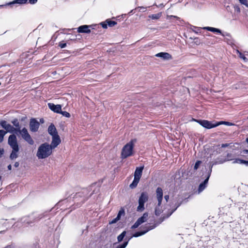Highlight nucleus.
<instances>
[{
	"mask_svg": "<svg viewBox=\"0 0 248 248\" xmlns=\"http://www.w3.org/2000/svg\"><path fill=\"white\" fill-rule=\"evenodd\" d=\"M59 46L61 48H63L66 46V43H63V42H61L59 43Z\"/></svg>",
	"mask_w": 248,
	"mask_h": 248,
	"instance_id": "f704fd0d",
	"label": "nucleus"
},
{
	"mask_svg": "<svg viewBox=\"0 0 248 248\" xmlns=\"http://www.w3.org/2000/svg\"><path fill=\"white\" fill-rule=\"evenodd\" d=\"M158 223V222H157L155 225H153V226L147 225V226L144 227V228L145 229L144 230H143L142 231H139V232H136L135 233L133 234V236L135 237H139V236H141V235L144 234L147 232H148L149 231L154 229L156 226V225H158L157 224Z\"/></svg>",
	"mask_w": 248,
	"mask_h": 248,
	"instance_id": "1a4fd4ad",
	"label": "nucleus"
},
{
	"mask_svg": "<svg viewBox=\"0 0 248 248\" xmlns=\"http://www.w3.org/2000/svg\"><path fill=\"white\" fill-rule=\"evenodd\" d=\"M204 29L213 32H217L219 33H221V31L220 30L213 27H205Z\"/></svg>",
	"mask_w": 248,
	"mask_h": 248,
	"instance_id": "4be33fe9",
	"label": "nucleus"
},
{
	"mask_svg": "<svg viewBox=\"0 0 248 248\" xmlns=\"http://www.w3.org/2000/svg\"><path fill=\"white\" fill-rule=\"evenodd\" d=\"M106 22L108 24V26L109 27H112L117 24V22L112 21L110 19H107Z\"/></svg>",
	"mask_w": 248,
	"mask_h": 248,
	"instance_id": "5701e85b",
	"label": "nucleus"
},
{
	"mask_svg": "<svg viewBox=\"0 0 248 248\" xmlns=\"http://www.w3.org/2000/svg\"><path fill=\"white\" fill-rule=\"evenodd\" d=\"M48 132L51 136L58 134L56 128L53 124H51L48 126Z\"/></svg>",
	"mask_w": 248,
	"mask_h": 248,
	"instance_id": "dca6fc26",
	"label": "nucleus"
},
{
	"mask_svg": "<svg viewBox=\"0 0 248 248\" xmlns=\"http://www.w3.org/2000/svg\"><path fill=\"white\" fill-rule=\"evenodd\" d=\"M52 150L49 144L47 143H44L38 148L37 156L39 159L46 158L52 154Z\"/></svg>",
	"mask_w": 248,
	"mask_h": 248,
	"instance_id": "7ed1b4c3",
	"label": "nucleus"
},
{
	"mask_svg": "<svg viewBox=\"0 0 248 248\" xmlns=\"http://www.w3.org/2000/svg\"><path fill=\"white\" fill-rule=\"evenodd\" d=\"M211 171H212V168L210 169V172L208 173L206 178L204 180V181L203 182H202V183H201L200 184L199 187H198V189L199 193H200L207 186V184L208 183L209 177L210 176Z\"/></svg>",
	"mask_w": 248,
	"mask_h": 248,
	"instance_id": "f8f14e48",
	"label": "nucleus"
},
{
	"mask_svg": "<svg viewBox=\"0 0 248 248\" xmlns=\"http://www.w3.org/2000/svg\"><path fill=\"white\" fill-rule=\"evenodd\" d=\"M60 113L62 114L63 116H64L67 118H69L71 116L69 112L65 111H62L61 110V112H60Z\"/></svg>",
	"mask_w": 248,
	"mask_h": 248,
	"instance_id": "7c9ffc66",
	"label": "nucleus"
},
{
	"mask_svg": "<svg viewBox=\"0 0 248 248\" xmlns=\"http://www.w3.org/2000/svg\"><path fill=\"white\" fill-rule=\"evenodd\" d=\"M170 198V196L169 195H165L164 196V199L166 202H168L169 201Z\"/></svg>",
	"mask_w": 248,
	"mask_h": 248,
	"instance_id": "79ce46f5",
	"label": "nucleus"
},
{
	"mask_svg": "<svg viewBox=\"0 0 248 248\" xmlns=\"http://www.w3.org/2000/svg\"><path fill=\"white\" fill-rule=\"evenodd\" d=\"M125 234H126V232L124 231L119 235H118V236L117 237V239H118V242H120L123 241Z\"/></svg>",
	"mask_w": 248,
	"mask_h": 248,
	"instance_id": "a878e982",
	"label": "nucleus"
},
{
	"mask_svg": "<svg viewBox=\"0 0 248 248\" xmlns=\"http://www.w3.org/2000/svg\"><path fill=\"white\" fill-rule=\"evenodd\" d=\"M148 217V213H144L142 216L139 218L137 220L141 224L142 223L145 222L147 220Z\"/></svg>",
	"mask_w": 248,
	"mask_h": 248,
	"instance_id": "aec40b11",
	"label": "nucleus"
},
{
	"mask_svg": "<svg viewBox=\"0 0 248 248\" xmlns=\"http://www.w3.org/2000/svg\"><path fill=\"white\" fill-rule=\"evenodd\" d=\"M4 154V150L3 148L0 149V157Z\"/></svg>",
	"mask_w": 248,
	"mask_h": 248,
	"instance_id": "c03bdc74",
	"label": "nucleus"
},
{
	"mask_svg": "<svg viewBox=\"0 0 248 248\" xmlns=\"http://www.w3.org/2000/svg\"><path fill=\"white\" fill-rule=\"evenodd\" d=\"M19 166V163L18 162H15V164H14V166L15 167H18Z\"/></svg>",
	"mask_w": 248,
	"mask_h": 248,
	"instance_id": "49530a36",
	"label": "nucleus"
},
{
	"mask_svg": "<svg viewBox=\"0 0 248 248\" xmlns=\"http://www.w3.org/2000/svg\"><path fill=\"white\" fill-rule=\"evenodd\" d=\"M245 55H246V56H248V52H247V51H245Z\"/></svg>",
	"mask_w": 248,
	"mask_h": 248,
	"instance_id": "8fccbe9b",
	"label": "nucleus"
},
{
	"mask_svg": "<svg viewBox=\"0 0 248 248\" xmlns=\"http://www.w3.org/2000/svg\"><path fill=\"white\" fill-rule=\"evenodd\" d=\"M140 180V179L134 177L132 183L129 186L132 189L136 188L139 183Z\"/></svg>",
	"mask_w": 248,
	"mask_h": 248,
	"instance_id": "412c9836",
	"label": "nucleus"
},
{
	"mask_svg": "<svg viewBox=\"0 0 248 248\" xmlns=\"http://www.w3.org/2000/svg\"><path fill=\"white\" fill-rule=\"evenodd\" d=\"M137 139H133L124 146L121 153V158L122 159H125L134 155V148Z\"/></svg>",
	"mask_w": 248,
	"mask_h": 248,
	"instance_id": "f257e3e1",
	"label": "nucleus"
},
{
	"mask_svg": "<svg viewBox=\"0 0 248 248\" xmlns=\"http://www.w3.org/2000/svg\"><path fill=\"white\" fill-rule=\"evenodd\" d=\"M182 201L180 202H178L175 203V208L171 210V211H170L169 213H168L166 216H163L161 217L159 219L158 224L161 223L162 222H163L166 218L169 217L171 215V214L178 208L182 204Z\"/></svg>",
	"mask_w": 248,
	"mask_h": 248,
	"instance_id": "9b49d317",
	"label": "nucleus"
},
{
	"mask_svg": "<svg viewBox=\"0 0 248 248\" xmlns=\"http://www.w3.org/2000/svg\"><path fill=\"white\" fill-rule=\"evenodd\" d=\"M229 144L228 143L222 144L221 147L225 148L229 146Z\"/></svg>",
	"mask_w": 248,
	"mask_h": 248,
	"instance_id": "a18cd8bd",
	"label": "nucleus"
},
{
	"mask_svg": "<svg viewBox=\"0 0 248 248\" xmlns=\"http://www.w3.org/2000/svg\"><path fill=\"white\" fill-rule=\"evenodd\" d=\"M171 18H175L176 19H179V17H178L177 16H175L171 15V16H167V18L168 19H170Z\"/></svg>",
	"mask_w": 248,
	"mask_h": 248,
	"instance_id": "ea45409f",
	"label": "nucleus"
},
{
	"mask_svg": "<svg viewBox=\"0 0 248 248\" xmlns=\"http://www.w3.org/2000/svg\"><path fill=\"white\" fill-rule=\"evenodd\" d=\"M52 140L51 143L49 145L51 146V148L53 149L57 147V146L60 144L61 140L58 134L52 136Z\"/></svg>",
	"mask_w": 248,
	"mask_h": 248,
	"instance_id": "ddd939ff",
	"label": "nucleus"
},
{
	"mask_svg": "<svg viewBox=\"0 0 248 248\" xmlns=\"http://www.w3.org/2000/svg\"><path fill=\"white\" fill-rule=\"evenodd\" d=\"M217 126H219L221 124H225L228 126H231L233 124L232 123L229 122H225V121H220L217 122Z\"/></svg>",
	"mask_w": 248,
	"mask_h": 248,
	"instance_id": "bb28decb",
	"label": "nucleus"
},
{
	"mask_svg": "<svg viewBox=\"0 0 248 248\" xmlns=\"http://www.w3.org/2000/svg\"><path fill=\"white\" fill-rule=\"evenodd\" d=\"M143 169L144 166L140 167H137L134 172V177L140 179L141 177Z\"/></svg>",
	"mask_w": 248,
	"mask_h": 248,
	"instance_id": "f3484780",
	"label": "nucleus"
},
{
	"mask_svg": "<svg viewBox=\"0 0 248 248\" xmlns=\"http://www.w3.org/2000/svg\"><path fill=\"white\" fill-rule=\"evenodd\" d=\"M246 142L248 143V137L246 140Z\"/></svg>",
	"mask_w": 248,
	"mask_h": 248,
	"instance_id": "3c124183",
	"label": "nucleus"
},
{
	"mask_svg": "<svg viewBox=\"0 0 248 248\" xmlns=\"http://www.w3.org/2000/svg\"><path fill=\"white\" fill-rule=\"evenodd\" d=\"M1 177L0 176V181L1 180Z\"/></svg>",
	"mask_w": 248,
	"mask_h": 248,
	"instance_id": "864d4df0",
	"label": "nucleus"
},
{
	"mask_svg": "<svg viewBox=\"0 0 248 248\" xmlns=\"http://www.w3.org/2000/svg\"><path fill=\"white\" fill-rule=\"evenodd\" d=\"M195 121L203 127L207 129H211L217 126V122L215 124H212L211 122L205 120H198Z\"/></svg>",
	"mask_w": 248,
	"mask_h": 248,
	"instance_id": "0eeeda50",
	"label": "nucleus"
},
{
	"mask_svg": "<svg viewBox=\"0 0 248 248\" xmlns=\"http://www.w3.org/2000/svg\"><path fill=\"white\" fill-rule=\"evenodd\" d=\"M8 143L13 150L10 154V158L11 159L16 158L18 156L17 153L19 152V148L17 138L15 134H13L9 136Z\"/></svg>",
	"mask_w": 248,
	"mask_h": 248,
	"instance_id": "f03ea898",
	"label": "nucleus"
},
{
	"mask_svg": "<svg viewBox=\"0 0 248 248\" xmlns=\"http://www.w3.org/2000/svg\"><path fill=\"white\" fill-rule=\"evenodd\" d=\"M28 0H15L13 2H10L9 4L18 3V4H25L26 3Z\"/></svg>",
	"mask_w": 248,
	"mask_h": 248,
	"instance_id": "393cba45",
	"label": "nucleus"
},
{
	"mask_svg": "<svg viewBox=\"0 0 248 248\" xmlns=\"http://www.w3.org/2000/svg\"><path fill=\"white\" fill-rule=\"evenodd\" d=\"M148 198L149 196L147 192H143L141 193L138 201V211L142 212L144 210V203L148 201Z\"/></svg>",
	"mask_w": 248,
	"mask_h": 248,
	"instance_id": "39448f33",
	"label": "nucleus"
},
{
	"mask_svg": "<svg viewBox=\"0 0 248 248\" xmlns=\"http://www.w3.org/2000/svg\"><path fill=\"white\" fill-rule=\"evenodd\" d=\"M101 25L104 29H107L108 28V24L106 22V21L101 23Z\"/></svg>",
	"mask_w": 248,
	"mask_h": 248,
	"instance_id": "58836bf2",
	"label": "nucleus"
},
{
	"mask_svg": "<svg viewBox=\"0 0 248 248\" xmlns=\"http://www.w3.org/2000/svg\"><path fill=\"white\" fill-rule=\"evenodd\" d=\"M141 224L137 220L136 222L134 224V225L132 226V229H135L138 228Z\"/></svg>",
	"mask_w": 248,
	"mask_h": 248,
	"instance_id": "72a5a7b5",
	"label": "nucleus"
},
{
	"mask_svg": "<svg viewBox=\"0 0 248 248\" xmlns=\"http://www.w3.org/2000/svg\"><path fill=\"white\" fill-rule=\"evenodd\" d=\"M40 125L39 123L34 118L31 119L30 122V129L31 132H37Z\"/></svg>",
	"mask_w": 248,
	"mask_h": 248,
	"instance_id": "9d476101",
	"label": "nucleus"
},
{
	"mask_svg": "<svg viewBox=\"0 0 248 248\" xmlns=\"http://www.w3.org/2000/svg\"><path fill=\"white\" fill-rule=\"evenodd\" d=\"M120 220V218L117 216V217L114 218L112 221L110 222V224H114L116 223L118 220Z\"/></svg>",
	"mask_w": 248,
	"mask_h": 248,
	"instance_id": "4c0bfd02",
	"label": "nucleus"
},
{
	"mask_svg": "<svg viewBox=\"0 0 248 248\" xmlns=\"http://www.w3.org/2000/svg\"><path fill=\"white\" fill-rule=\"evenodd\" d=\"M125 215V211L124 207H121L120 211H119V213L117 215V217L121 218V217L122 216H124Z\"/></svg>",
	"mask_w": 248,
	"mask_h": 248,
	"instance_id": "c85d7f7f",
	"label": "nucleus"
},
{
	"mask_svg": "<svg viewBox=\"0 0 248 248\" xmlns=\"http://www.w3.org/2000/svg\"><path fill=\"white\" fill-rule=\"evenodd\" d=\"M234 162L239 164H244V160L241 159H236Z\"/></svg>",
	"mask_w": 248,
	"mask_h": 248,
	"instance_id": "c9c22d12",
	"label": "nucleus"
},
{
	"mask_svg": "<svg viewBox=\"0 0 248 248\" xmlns=\"http://www.w3.org/2000/svg\"><path fill=\"white\" fill-rule=\"evenodd\" d=\"M2 6H3L2 5H0V7H2Z\"/></svg>",
	"mask_w": 248,
	"mask_h": 248,
	"instance_id": "603ef678",
	"label": "nucleus"
},
{
	"mask_svg": "<svg viewBox=\"0 0 248 248\" xmlns=\"http://www.w3.org/2000/svg\"><path fill=\"white\" fill-rule=\"evenodd\" d=\"M29 3L31 4H35L37 2V0H29Z\"/></svg>",
	"mask_w": 248,
	"mask_h": 248,
	"instance_id": "37998d69",
	"label": "nucleus"
},
{
	"mask_svg": "<svg viewBox=\"0 0 248 248\" xmlns=\"http://www.w3.org/2000/svg\"><path fill=\"white\" fill-rule=\"evenodd\" d=\"M128 244V241L124 242L123 244L118 245L116 248H125Z\"/></svg>",
	"mask_w": 248,
	"mask_h": 248,
	"instance_id": "473e14b6",
	"label": "nucleus"
},
{
	"mask_svg": "<svg viewBox=\"0 0 248 248\" xmlns=\"http://www.w3.org/2000/svg\"><path fill=\"white\" fill-rule=\"evenodd\" d=\"M11 122L15 126V128H16V134H17V131H20V129H21V126L17 118H15L12 120Z\"/></svg>",
	"mask_w": 248,
	"mask_h": 248,
	"instance_id": "a211bd4d",
	"label": "nucleus"
},
{
	"mask_svg": "<svg viewBox=\"0 0 248 248\" xmlns=\"http://www.w3.org/2000/svg\"><path fill=\"white\" fill-rule=\"evenodd\" d=\"M201 163H202L201 161H200V160L197 161L194 166V170H197L199 168V166L201 165Z\"/></svg>",
	"mask_w": 248,
	"mask_h": 248,
	"instance_id": "2f4dec72",
	"label": "nucleus"
},
{
	"mask_svg": "<svg viewBox=\"0 0 248 248\" xmlns=\"http://www.w3.org/2000/svg\"><path fill=\"white\" fill-rule=\"evenodd\" d=\"M156 198L157 201V204L155 208V215L159 216L163 212L161 204L163 200V191L162 188L158 187L155 191Z\"/></svg>",
	"mask_w": 248,
	"mask_h": 248,
	"instance_id": "20e7f679",
	"label": "nucleus"
},
{
	"mask_svg": "<svg viewBox=\"0 0 248 248\" xmlns=\"http://www.w3.org/2000/svg\"><path fill=\"white\" fill-rule=\"evenodd\" d=\"M241 154H242L243 155H248V149H245L242 152H241Z\"/></svg>",
	"mask_w": 248,
	"mask_h": 248,
	"instance_id": "a19ab883",
	"label": "nucleus"
},
{
	"mask_svg": "<svg viewBox=\"0 0 248 248\" xmlns=\"http://www.w3.org/2000/svg\"><path fill=\"white\" fill-rule=\"evenodd\" d=\"M90 26L86 25L80 26L78 28V32L79 33H90Z\"/></svg>",
	"mask_w": 248,
	"mask_h": 248,
	"instance_id": "2eb2a0df",
	"label": "nucleus"
},
{
	"mask_svg": "<svg viewBox=\"0 0 248 248\" xmlns=\"http://www.w3.org/2000/svg\"><path fill=\"white\" fill-rule=\"evenodd\" d=\"M0 125L1 126L6 130L5 132L10 133H16V128L11 125L10 124H8L7 122L5 120H2L0 122Z\"/></svg>",
	"mask_w": 248,
	"mask_h": 248,
	"instance_id": "6e6552de",
	"label": "nucleus"
},
{
	"mask_svg": "<svg viewBox=\"0 0 248 248\" xmlns=\"http://www.w3.org/2000/svg\"><path fill=\"white\" fill-rule=\"evenodd\" d=\"M237 53L239 55V57L244 60V61H246L247 60L246 57H245V55L243 54L242 53H241L240 51L238 50H237Z\"/></svg>",
	"mask_w": 248,
	"mask_h": 248,
	"instance_id": "c756f323",
	"label": "nucleus"
},
{
	"mask_svg": "<svg viewBox=\"0 0 248 248\" xmlns=\"http://www.w3.org/2000/svg\"><path fill=\"white\" fill-rule=\"evenodd\" d=\"M48 108L54 112L60 113L62 110V106L61 105H55L53 103H48Z\"/></svg>",
	"mask_w": 248,
	"mask_h": 248,
	"instance_id": "4468645a",
	"label": "nucleus"
},
{
	"mask_svg": "<svg viewBox=\"0 0 248 248\" xmlns=\"http://www.w3.org/2000/svg\"><path fill=\"white\" fill-rule=\"evenodd\" d=\"M161 16V13H159L155 14H152L151 15H150L149 16V17L152 19H159Z\"/></svg>",
	"mask_w": 248,
	"mask_h": 248,
	"instance_id": "b1692460",
	"label": "nucleus"
},
{
	"mask_svg": "<svg viewBox=\"0 0 248 248\" xmlns=\"http://www.w3.org/2000/svg\"><path fill=\"white\" fill-rule=\"evenodd\" d=\"M244 164H246V165L248 166V161H246L244 160Z\"/></svg>",
	"mask_w": 248,
	"mask_h": 248,
	"instance_id": "de8ad7c7",
	"label": "nucleus"
},
{
	"mask_svg": "<svg viewBox=\"0 0 248 248\" xmlns=\"http://www.w3.org/2000/svg\"><path fill=\"white\" fill-rule=\"evenodd\" d=\"M155 56L162 58L163 59H170L171 58V55L167 52H160L156 54Z\"/></svg>",
	"mask_w": 248,
	"mask_h": 248,
	"instance_id": "6ab92c4d",
	"label": "nucleus"
},
{
	"mask_svg": "<svg viewBox=\"0 0 248 248\" xmlns=\"http://www.w3.org/2000/svg\"><path fill=\"white\" fill-rule=\"evenodd\" d=\"M17 133H19L22 138L29 144L33 145L34 144V141L28 133L27 128L24 127L22 129H20V131H17Z\"/></svg>",
	"mask_w": 248,
	"mask_h": 248,
	"instance_id": "423d86ee",
	"label": "nucleus"
},
{
	"mask_svg": "<svg viewBox=\"0 0 248 248\" xmlns=\"http://www.w3.org/2000/svg\"><path fill=\"white\" fill-rule=\"evenodd\" d=\"M11 165H9L8 166V168L9 170H11Z\"/></svg>",
	"mask_w": 248,
	"mask_h": 248,
	"instance_id": "09e8293b",
	"label": "nucleus"
},
{
	"mask_svg": "<svg viewBox=\"0 0 248 248\" xmlns=\"http://www.w3.org/2000/svg\"><path fill=\"white\" fill-rule=\"evenodd\" d=\"M239 1L242 4L248 6V3L247 0H239Z\"/></svg>",
	"mask_w": 248,
	"mask_h": 248,
	"instance_id": "e433bc0d",
	"label": "nucleus"
},
{
	"mask_svg": "<svg viewBox=\"0 0 248 248\" xmlns=\"http://www.w3.org/2000/svg\"><path fill=\"white\" fill-rule=\"evenodd\" d=\"M6 134L4 130H0V143L2 142L3 140L4 137Z\"/></svg>",
	"mask_w": 248,
	"mask_h": 248,
	"instance_id": "cd10ccee",
	"label": "nucleus"
}]
</instances>
